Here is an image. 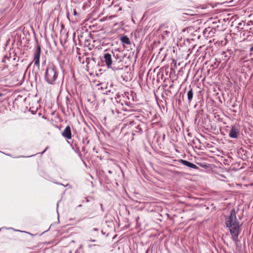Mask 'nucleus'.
<instances>
[{"label":"nucleus","mask_w":253,"mask_h":253,"mask_svg":"<svg viewBox=\"0 0 253 253\" xmlns=\"http://www.w3.org/2000/svg\"><path fill=\"white\" fill-rule=\"evenodd\" d=\"M225 224L226 227L229 229L232 240L235 242H238L240 225L236 217V213L234 209L231 211L229 216L225 217Z\"/></svg>","instance_id":"1"},{"label":"nucleus","mask_w":253,"mask_h":253,"mask_svg":"<svg viewBox=\"0 0 253 253\" xmlns=\"http://www.w3.org/2000/svg\"><path fill=\"white\" fill-rule=\"evenodd\" d=\"M58 72L56 67L53 64L47 65L44 74V79L47 83L54 84L58 77Z\"/></svg>","instance_id":"2"},{"label":"nucleus","mask_w":253,"mask_h":253,"mask_svg":"<svg viewBox=\"0 0 253 253\" xmlns=\"http://www.w3.org/2000/svg\"><path fill=\"white\" fill-rule=\"evenodd\" d=\"M111 53L112 55V60L113 61V67L112 69L114 70H122L123 68L121 67H116V65L117 63H119L122 62L123 61V57L121 55V52L120 51L118 50V49H115L114 51H111Z\"/></svg>","instance_id":"3"},{"label":"nucleus","mask_w":253,"mask_h":253,"mask_svg":"<svg viewBox=\"0 0 253 253\" xmlns=\"http://www.w3.org/2000/svg\"><path fill=\"white\" fill-rule=\"evenodd\" d=\"M229 136L231 138H238L240 135V129L238 126L232 125L229 131Z\"/></svg>","instance_id":"4"},{"label":"nucleus","mask_w":253,"mask_h":253,"mask_svg":"<svg viewBox=\"0 0 253 253\" xmlns=\"http://www.w3.org/2000/svg\"><path fill=\"white\" fill-rule=\"evenodd\" d=\"M172 25L167 26L161 25L160 28L162 29L163 33H162V39H166L172 35Z\"/></svg>","instance_id":"5"},{"label":"nucleus","mask_w":253,"mask_h":253,"mask_svg":"<svg viewBox=\"0 0 253 253\" xmlns=\"http://www.w3.org/2000/svg\"><path fill=\"white\" fill-rule=\"evenodd\" d=\"M133 117L135 118L136 121L138 122L137 126L135 127V129L134 130V131L136 133L141 134L143 132V129L146 128V125L144 122L139 121L138 120V116H134Z\"/></svg>","instance_id":"6"},{"label":"nucleus","mask_w":253,"mask_h":253,"mask_svg":"<svg viewBox=\"0 0 253 253\" xmlns=\"http://www.w3.org/2000/svg\"><path fill=\"white\" fill-rule=\"evenodd\" d=\"M41 52V46L39 44H37L36 48L34 53V64L36 66H40V57Z\"/></svg>","instance_id":"7"},{"label":"nucleus","mask_w":253,"mask_h":253,"mask_svg":"<svg viewBox=\"0 0 253 253\" xmlns=\"http://www.w3.org/2000/svg\"><path fill=\"white\" fill-rule=\"evenodd\" d=\"M112 56V55L111 53V51H110L109 52L104 54V61L105 62L108 68H109L112 65H113Z\"/></svg>","instance_id":"8"},{"label":"nucleus","mask_w":253,"mask_h":253,"mask_svg":"<svg viewBox=\"0 0 253 253\" xmlns=\"http://www.w3.org/2000/svg\"><path fill=\"white\" fill-rule=\"evenodd\" d=\"M61 134L66 139L68 140L71 139L72 138V132L70 126H67L62 132Z\"/></svg>","instance_id":"9"},{"label":"nucleus","mask_w":253,"mask_h":253,"mask_svg":"<svg viewBox=\"0 0 253 253\" xmlns=\"http://www.w3.org/2000/svg\"><path fill=\"white\" fill-rule=\"evenodd\" d=\"M179 162L182 164L183 165L187 167H189L190 168H192L193 169H199V167H197L196 165L191 163V162L188 161H186V160H183V159H180L179 160Z\"/></svg>","instance_id":"10"},{"label":"nucleus","mask_w":253,"mask_h":253,"mask_svg":"<svg viewBox=\"0 0 253 253\" xmlns=\"http://www.w3.org/2000/svg\"><path fill=\"white\" fill-rule=\"evenodd\" d=\"M187 96L188 102L189 104H190L192 102L194 97V91L191 86H189L188 90L187 92Z\"/></svg>","instance_id":"11"},{"label":"nucleus","mask_w":253,"mask_h":253,"mask_svg":"<svg viewBox=\"0 0 253 253\" xmlns=\"http://www.w3.org/2000/svg\"><path fill=\"white\" fill-rule=\"evenodd\" d=\"M216 30L215 29H211L210 28L206 29L204 32V34L207 37H212L215 33Z\"/></svg>","instance_id":"12"},{"label":"nucleus","mask_w":253,"mask_h":253,"mask_svg":"<svg viewBox=\"0 0 253 253\" xmlns=\"http://www.w3.org/2000/svg\"><path fill=\"white\" fill-rule=\"evenodd\" d=\"M120 97L121 96L119 94L116 95L115 98L116 100V102L117 103H121L122 105L125 104L126 105L129 106L130 102L126 101H123V102H122L121 99H120Z\"/></svg>","instance_id":"13"},{"label":"nucleus","mask_w":253,"mask_h":253,"mask_svg":"<svg viewBox=\"0 0 253 253\" xmlns=\"http://www.w3.org/2000/svg\"><path fill=\"white\" fill-rule=\"evenodd\" d=\"M229 51L230 50H228L227 52H222V55L224 56V57L225 58L224 59V60L226 62H227L231 57V53Z\"/></svg>","instance_id":"14"},{"label":"nucleus","mask_w":253,"mask_h":253,"mask_svg":"<svg viewBox=\"0 0 253 253\" xmlns=\"http://www.w3.org/2000/svg\"><path fill=\"white\" fill-rule=\"evenodd\" d=\"M121 41L123 43H126L127 44H130V42L129 38L126 36H124L122 37L121 38Z\"/></svg>","instance_id":"15"},{"label":"nucleus","mask_w":253,"mask_h":253,"mask_svg":"<svg viewBox=\"0 0 253 253\" xmlns=\"http://www.w3.org/2000/svg\"><path fill=\"white\" fill-rule=\"evenodd\" d=\"M137 123H138L137 121L136 122L135 120H132L131 121H129V122L127 123V124L129 125L133 126L134 124H137Z\"/></svg>","instance_id":"16"},{"label":"nucleus","mask_w":253,"mask_h":253,"mask_svg":"<svg viewBox=\"0 0 253 253\" xmlns=\"http://www.w3.org/2000/svg\"><path fill=\"white\" fill-rule=\"evenodd\" d=\"M17 231L21 232H23V233H25L28 234L30 235L31 236H34L33 234H31V233H30L29 232H26V231H21V230H17Z\"/></svg>","instance_id":"17"},{"label":"nucleus","mask_w":253,"mask_h":253,"mask_svg":"<svg viewBox=\"0 0 253 253\" xmlns=\"http://www.w3.org/2000/svg\"><path fill=\"white\" fill-rule=\"evenodd\" d=\"M110 92H112V93H113V92H112V91L111 90H106L105 94H108V93H110Z\"/></svg>","instance_id":"18"},{"label":"nucleus","mask_w":253,"mask_h":253,"mask_svg":"<svg viewBox=\"0 0 253 253\" xmlns=\"http://www.w3.org/2000/svg\"><path fill=\"white\" fill-rule=\"evenodd\" d=\"M73 14H74V15H78V14L76 12V10L75 9H74Z\"/></svg>","instance_id":"19"},{"label":"nucleus","mask_w":253,"mask_h":253,"mask_svg":"<svg viewBox=\"0 0 253 253\" xmlns=\"http://www.w3.org/2000/svg\"><path fill=\"white\" fill-rule=\"evenodd\" d=\"M100 206L101 207V211H104V208H103V205L102 204H100Z\"/></svg>","instance_id":"20"},{"label":"nucleus","mask_w":253,"mask_h":253,"mask_svg":"<svg viewBox=\"0 0 253 253\" xmlns=\"http://www.w3.org/2000/svg\"><path fill=\"white\" fill-rule=\"evenodd\" d=\"M250 51L251 52H253V46H252L251 48H250Z\"/></svg>","instance_id":"21"},{"label":"nucleus","mask_w":253,"mask_h":253,"mask_svg":"<svg viewBox=\"0 0 253 253\" xmlns=\"http://www.w3.org/2000/svg\"><path fill=\"white\" fill-rule=\"evenodd\" d=\"M47 147H46V148L45 149V150H44L43 152H42V154L44 153L45 152V151L47 150Z\"/></svg>","instance_id":"22"},{"label":"nucleus","mask_w":253,"mask_h":253,"mask_svg":"<svg viewBox=\"0 0 253 253\" xmlns=\"http://www.w3.org/2000/svg\"><path fill=\"white\" fill-rule=\"evenodd\" d=\"M93 230L94 231H97L98 230V229H97V228H93Z\"/></svg>","instance_id":"23"},{"label":"nucleus","mask_w":253,"mask_h":253,"mask_svg":"<svg viewBox=\"0 0 253 253\" xmlns=\"http://www.w3.org/2000/svg\"><path fill=\"white\" fill-rule=\"evenodd\" d=\"M173 87V84H171V85H170L169 86V88H172Z\"/></svg>","instance_id":"24"},{"label":"nucleus","mask_w":253,"mask_h":253,"mask_svg":"<svg viewBox=\"0 0 253 253\" xmlns=\"http://www.w3.org/2000/svg\"><path fill=\"white\" fill-rule=\"evenodd\" d=\"M178 103L179 104H181V100L180 99H178Z\"/></svg>","instance_id":"25"},{"label":"nucleus","mask_w":253,"mask_h":253,"mask_svg":"<svg viewBox=\"0 0 253 253\" xmlns=\"http://www.w3.org/2000/svg\"><path fill=\"white\" fill-rule=\"evenodd\" d=\"M108 172H109V173H111V174L112 173V172L111 170H109V171H108Z\"/></svg>","instance_id":"26"},{"label":"nucleus","mask_w":253,"mask_h":253,"mask_svg":"<svg viewBox=\"0 0 253 253\" xmlns=\"http://www.w3.org/2000/svg\"><path fill=\"white\" fill-rule=\"evenodd\" d=\"M167 91H168V92H169V93H171V90H168Z\"/></svg>","instance_id":"27"},{"label":"nucleus","mask_w":253,"mask_h":253,"mask_svg":"<svg viewBox=\"0 0 253 253\" xmlns=\"http://www.w3.org/2000/svg\"><path fill=\"white\" fill-rule=\"evenodd\" d=\"M91 241L94 242L95 241V240H91Z\"/></svg>","instance_id":"28"},{"label":"nucleus","mask_w":253,"mask_h":253,"mask_svg":"<svg viewBox=\"0 0 253 253\" xmlns=\"http://www.w3.org/2000/svg\"><path fill=\"white\" fill-rule=\"evenodd\" d=\"M146 253H148V250H147V251H146Z\"/></svg>","instance_id":"29"},{"label":"nucleus","mask_w":253,"mask_h":253,"mask_svg":"<svg viewBox=\"0 0 253 253\" xmlns=\"http://www.w3.org/2000/svg\"><path fill=\"white\" fill-rule=\"evenodd\" d=\"M101 89L102 90L103 88L102 87H101Z\"/></svg>","instance_id":"30"}]
</instances>
